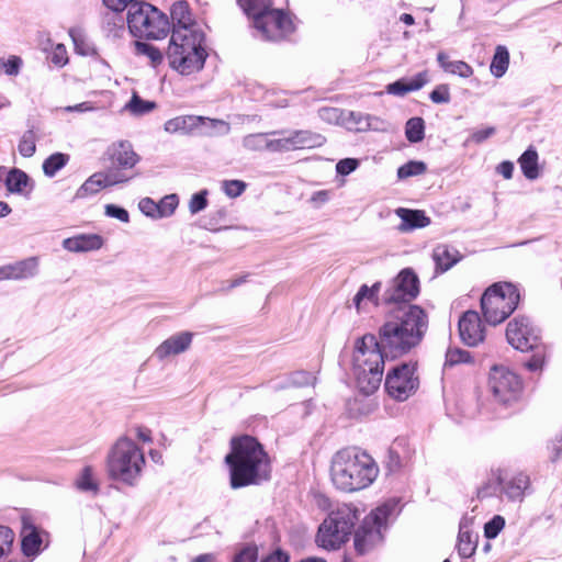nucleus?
<instances>
[{"label": "nucleus", "instance_id": "1", "mask_svg": "<svg viewBox=\"0 0 562 562\" xmlns=\"http://www.w3.org/2000/svg\"><path fill=\"white\" fill-rule=\"evenodd\" d=\"M428 315L418 305H405L379 330L380 341L367 334L356 341L353 371L364 395L374 393L383 378L384 359L397 358L418 346L428 329Z\"/></svg>", "mask_w": 562, "mask_h": 562}, {"label": "nucleus", "instance_id": "2", "mask_svg": "<svg viewBox=\"0 0 562 562\" xmlns=\"http://www.w3.org/2000/svg\"><path fill=\"white\" fill-rule=\"evenodd\" d=\"M229 469V484L234 490L259 485L270 480L271 464L262 445L252 436L231 440V452L225 457Z\"/></svg>", "mask_w": 562, "mask_h": 562}, {"label": "nucleus", "instance_id": "3", "mask_svg": "<svg viewBox=\"0 0 562 562\" xmlns=\"http://www.w3.org/2000/svg\"><path fill=\"white\" fill-rule=\"evenodd\" d=\"M379 474L374 459L359 448L336 452L331 460L330 477L340 491L355 492L370 486Z\"/></svg>", "mask_w": 562, "mask_h": 562}, {"label": "nucleus", "instance_id": "4", "mask_svg": "<svg viewBox=\"0 0 562 562\" xmlns=\"http://www.w3.org/2000/svg\"><path fill=\"white\" fill-rule=\"evenodd\" d=\"M204 40L203 31L188 33L186 30H180L172 33L166 53L169 66L183 76L203 69L207 57Z\"/></svg>", "mask_w": 562, "mask_h": 562}, {"label": "nucleus", "instance_id": "5", "mask_svg": "<svg viewBox=\"0 0 562 562\" xmlns=\"http://www.w3.org/2000/svg\"><path fill=\"white\" fill-rule=\"evenodd\" d=\"M145 465L143 450L130 438H119L106 458V470L112 480L134 486Z\"/></svg>", "mask_w": 562, "mask_h": 562}, {"label": "nucleus", "instance_id": "6", "mask_svg": "<svg viewBox=\"0 0 562 562\" xmlns=\"http://www.w3.org/2000/svg\"><path fill=\"white\" fill-rule=\"evenodd\" d=\"M358 520L359 513L355 506L339 505L319 526L316 536L317 544L327 550L339 549L349 539Z\"/></svg>", "mask_w": 562, "mask_h": 562}, {"label": "nucleus", "instance_id": "7", "mask_svg": "<svg viewBox=\"0 0 562 562\" xmlns=\"http://www.w3.org/2000/svg\"><path fill=\"white\" fill-rule=\"evenodd\" d=\"M358 520L359 513L355 506L339 505L319 526L316 536L317 544L327 550L339 549L349 539Z\"/></svg>", "mask_w": 562, "mask_h": 562}, {"label": "nucleus", "instance_id": "8", "mask_svg": "<svg viewBox=\"0 0 562 562\" xmlns=\"http://www.w3.org/2000/svg\"><path fill=\"white\" fill-rule=\"evenodd\" d=\"M358 520L359 513L355 506L339 505L319 526L316 536L317 544L327 550L339 549L349 539Z\"/></svg>", "mask_w": 562, "mask_h": 562}, {"label": "nucleus", "instance_id": "9", "mask_svg": "<svg viewBox=\"0 0 562 562\" xmlns=\"http://www.w3.org/2000/svg\"><path fill=\"white\" fill-rule=\"evenodd\" d=\"M358 520L359 513L355 506L339 505L319 526L316 536L317 544L327 550L339 549L349 539Z\"/></svg>", "mask_w": 562, "mask_h": 562}, {"label": "nucleus", "instance_id": "10", "mask_svg": "<svg viewBox=\"0 0 562 562\" xmlns=\"http://www.w3.org/2000/svg\"><path fill=\"white\" fill-rule=\"evenodd\" d=\"M358 520L359 513L355 506L339 505L319 526L316 536L317 544L327 550L339 549L349 539Z\"/></svg>", "mask_w": 562, "mask_h": 562}, {"label": "nucleus", "instance_id": "11", "mask_svg": "<svg viewBox=\"0 0 562 562\" xmlns=\"http://www.w3.org/2000/svg\"><path fill=\"white\" fill-rule=\"evenodd\" d=\"M127 26L136 37L160 40L170 31L168 16L145 1H134L127 12Z\"/></svg>", "mask_w": 562, "mask_h": 562}, {"label": "nucleus", "instance_id": "12", "mask_svg": "<svg viewBox=\"0 0 562 562\" xmlns=\"http://www.w3.org/2000/svg\"><path fill=\"white\" fill-rule=\"evenodd\" d=\"M520 294L512 283H495L481 297V308L491 325L504 322L518 306Z\"/></svg>", "mask_w": 562, "mask_h": 562}, {"label": "nucleus", "instance_id": "13", "mask_svg": "<svg viewBox=\"0 0 562 562\" xmlns=\"http://www.w3.org/2000/svg\"><path fill=\"white\" fill-rule=\"evenodd\" d=\"M395 504L385 503L373 509L355 531L353 546L359 555L372 551L383 542V530Z\"/></svg>", "mask_w": 562, "mask_h": 562}, {"label": "nucleus", "instance_id": "14", "mask_svg": "<svg viewBox=\"0 0 562 562\" xmlns=\"http://www.w3.org/2000/svg\"><path fill=\"white\" fill-rule=\"evenodd\" d=\"M488 387L496 402L509 405L519 400L522 383L518 375L505 367L494 366L488 375Z\"/></svg>", "mask_w": 562, "mask_h": 562}, {"label": "nucleus", "instance_id": "15", "mask_svg": "<svg viewBox=\"0 0 562 562\" xmlns=\"http://www.w3.org/2000/svg\"><path fill=\"white\" fill-rule=\"evenodd\" d=\"M384 385L391 397L400 402L406 401L417 391L419 385L416 375V363H402L394 367L386 374Z\"/></svg>", "mask_w": 562, "mask_h": 562}, {"label": "nucleus", "instance_id": "16", "mask_svg": "<svg viewBox=\"0 0 562 562\" xmlns=\"http://www.w3.org/2000/svg\"><path fill=\"white\" fill-rule=\"evenodd\" d=\"M506 338L515 349L527 352L540 346V329L526 316H516L506 328Z\"/></svg>", "mask_w": 562, "mask_h": 562}, {"label": "nucleus", "instance_id": "17", "mask_svg": "<svg viewBox=\"0 0 562 562\" xmlns=\"http://www.w3.org/2000/svg\"><path fill=\"white\" fill-rule=\"evenodd\" d=\"M419 294V279L411 268H405L391 281L382 294L385 304L407 303Z\"/></svg>", "mask_w": 562, "mask_h": 562}, {"label": "nucleus", "instance_id": "18", "mask_svg": "<svg viewBox=\"0 0 562 562\" xmlns=\"http://www.w3.org/2000/svg\"><path fill=\"white\" fill-rule=\"evenodd\" d=\"M262 25L254 23L258 36L265 41H280L294 30L293 22L282 9L271 8L262 13Z\"/></svg>", "mask_w": 562, "mask_h": 562}, {"label": "nucleus", "instance_id": "19", "mask_svg": "<svg viewBox=\"0 0 562 562\" xmlns=\"http://www.w3.org/2000/svg\"><path fill=\"white\" fill-rule=\"evenodd\" d=\"M110 166L105 170H113L123 178L122 183L134 178L133 168L139 161V156L133 150L128 142L114 145L110 154Z\"/></svg>", "mask_w": 562, "mask_h": 562}, {"label": "nucleus", "instance_id": "20", "mask_svg": "<svg viewBox=\"0 0 562 562\" xmlns=\"http://www.w3.org/2000/svg\"><path fill=\"white\" fill-rule=\"evenodd\" d=\"M459 335L464 345L475 347L485 338L484 326L475 311H467L459 319Z\"/></svg>", "mask_w": 562, "mask_h": 562}, {"label": "nucleus", "instance_id": "21", "mask_svg": "<svg viewBox=\"0 0 562 562\" xmlns=\"http://www.w3.org/2000/svg\"><path fill=\"white\" fill-rule=\"evenodd\" d=\"M122 180L123 178H121L116 171L113 170L95 172L90 176L77 190L76 198L83 199L88 195L95 194L103 188L122 183Z\"/></svg>", "mask_w": 562, "mask_h": 562}, {"label": "nucleus", "instance_id": "22", "mask_svg": "<svg viewBox=\"0 0 562 562\" xmlns=\"http://www.w3.org/2000/svg\"><path fill=\"white\" fill-rule=\"evenodd\" d=\"M193 334L190 331L177 333L164 340L154 351L158 360L180 355L187 351L192 344Z\"/></svg>", "mask_w": 562, "mask_h": 562}, {"label": "nucleus", "instance_id": "23", "mask_svg": "<svg viewBox=\"0 0 562 562\" xmlns=\"http://www.w3.org/2000/svg\"><path fill=\"white\" fill-rule=\"evenodd\" d=\"M38 261L36 257H30L11 265L0 267L1 280H23L36 276Z\"/></svg>", "mask_w": 562, "mask_h": 562}, {"label": "nucleus", "instance_id": "24", "mask_svg": "<svg viewBox=\"0 0 562 562\" xmlns=\"http://www.w3.org/2000/svg\"><path fill=\"white\" fill-rule=\"evenodd\" d=\"M172 33L186 30L188 33L193 31H202L200 25L192 20L189 4L187 1H177L172 4L171 10Z\"/></svg>", "mask_w": 562, "mask_h": 562}, {"label": "nucleus", "instance_id": "25", "mask_svg": "<svg viewBox=\"0 0 562 562\" xmlns=\"http://www.w3.org/2000/svg\"><path fill=\"white\" fill-rule=\"evenodd\" d=\"M103 243V237L98 234H79L65 238L63 247L70 252H88L99 250Z\"/></svg>", "mask_w": 562, "mask_h": 562}, {"label": "nucleus", "instance_id": "26", "mask_svg": "<svg viewBox=\"0 0 562 562\" xmlns=\"http://www.w3.org/2000/svg\"><path fill=\"white\" fill-rule=\"evenodd\" d=\"M286 136L291 150L318 148L326 143L325 136L308 130H295Z\"/></svg>", "mask_w": 562, "mask_h": 562}, {"label": "nucleus", "instance_id": "27", "mask_svg": "<svg viewBox=\"0 0 562 562\" xmlns=\"http://www.w3.org/2000/svg\"><path fill=\"white\" fill-rule=\"evenodd\" d=\"M395 214L401 218L397 229L402 233L412 232L417 228H424L430 224V218L422 210H411L398 207Z\"/></svg>", "mask_w": 562, "mask_h": 562}, {"label": "nucleus", "instance_id": "28", "mask_svg": "<svg viewBox=\"0 0 562 562\" xmlns=\"http://www.w3.org/2000/svg\"><path fill=\"white\" fill-rule=\"evenodd\" d=\"M436 272L443 273L462 259L459 250L449 245H438L432 251Z\"/></svg>", "mask_w": 562, "mask_h": 562}, {"label": "nucleus", "instance_id": "29", "mask_svg": "<svg viewBox=\"0 0 562 562\" xmlns=\"http://www.w3.org/2000/svg\"><path fill=\"white\" fill-rule=\"evenodd\" d=\"M206 119L203 116L195 115H181L173 119L168 120L165 123V131L167 133H182L190 134L195 128L204 123Z\"/></svg>", "mask_w": 562, "mask_h": 562}, {"label": "nucleus", "instance_id": "30", "mask_svg": "<svg viewBox=\"0 0 562 562\" xmlns=\"http://www.w3.org/2000/svg\"><path fill=\"white\" fill-rule=\"evenodd\" d=\"M437 61L446 72L461 78H469L473 75V68L468 63L463 60H449V56L445 52L437 54Z\"/></svg>", "mask_w": 562, "mask_h": 562}, {"label": "nucleus", "instance_id": "31", "mask_svg": "<svg viewBox=\"0 0 562 562\" xmlns=\"http://www.w3.org/2000/svg\"><path fill=\"white\" fill-rule=\"evenodd\" d=\"M243 11L252 19L254 23L262 25V13L273 7V0H238Z\"/></svg>", "mask_w": 562, "mask_h": 562}, {"label": "nucleus", "instance_id": "32", "mask_svg": "<svg viewBox=\"0 0 562 562\" xmlns=\"http://www.w3.org/2000/svg\"><path fill=\"white\" fill-rule=\"evenodd\" d=\"M69 36L72 40L75 50L81 56H95L98 50L94 44L88 38L86 33L80 27H71L69 30Z\"/></svg>", "mask_w": 562, "mask_h": 562}, {"label": "nucleus", "instance_id": "33", "mask_svg": "<svg viewBox=\"0 0 562 562\" xmlns=\"http://www.w3.org/2000/svg\"><path fill=\"white\" fill-rule=\"evenodd\" d=\"M5 188L11 193L27 194L25 188L30 183V177L21 169L12 168L4 179Z\"/></svg>", "mask_w": 562, "mask_h": 562}, {"label": "nucleus", "instance_id": "34", "mask_svg": "<svg viewBox=\"0 0 562 562\" xmlns=\"http://www.w3.org/2000/svg\"><path fill=\"white\" fill-rule=\"evenodd\" d=\"M529 484H530L529 476L524 473H519V474L515 475L510 481H508L504 485L503 490H504L505 495L510 501H521L524 497L525 491L529 487Z\"/></svg>", "mask_w": 562, "mask_h": 562}, {"label": "nucleus", "instance_id": "35", "mask_svg": "<svg viewBox=\"0 0 562 562\" xmlns=\"http://www.w3.org/2000/svg\"><path fill=\"white\" fill-rule=\"evenodd\" d=\"M101 27L109 37H120L125 31L124 20L120 12L112 10L102 16Z\"/></svg>", "mask_w": 562, "mask_h": 562}, {"label": "nucleus", "instance_id": "36", "mask_svg": "<svg viewBox=\"0 0 562 562\" xmlns=\"http://www.w3.org/2000/svg\"><path fill=\"white\" fill-rule=\"evenodd\" d=\"M518 162L527 179L535 180L539 177L538 153L535 148L529 147L525 150L519 157Z\"/></svg>", "mask_w": 562, "mask_h": 562}, {"label": "nucleus", "instance_id": "37", "mask_svg": "<svg viewBox=\"0 0 562 562\" xmlns=\"http://www.w3.org/2000/svg\"><path fill=\"white\" fill-rule=\"evenodd\" d=\"M42 538L38 530L35 527L24 528L22 535V552L26 557L36 555L41 550Z\"/></svg>", "mask_w": 562, "mask_h": 562}, {"label": "nucleus", "instance_id": "38", "mask_svg": "<svg viewBox=\"0 0 562 562\" xmlns=\"http://www.w3.org/2000/svg\"><path fill=\"white\" fill-rule=\"evenodd\" d=\"M509 65V53L508 49L503 46L498 45L495 49L494 56L492 58L490 70L492 75L496 78L503 77Z\"/></svg>", "mask_w": 562, "mask_h": 562}, {"label": "nucleus", "instance_id": "39", "mask_svg": "<svg viewBox=\"0 0 562 562\" xmlns=\"http://www.w3.org/2000/svg\"><path fill=\"white\" fill-rule=\"evenodd\" d=\"M69 160V156L63 153H55L47 157L43 162V172L45 176L52 178L60 169H63Z\"/></svg>", "mask_w": 562, "mask_h": 562}, {"label": "nucleus", "instance_id": "40", "mask_svg": "<svg viewBox=\"0 0 562 562\" xmlns=\"http://www.w3.org/2000/svg\"><path fill=\"white\" fill-rule=\"evenodd\" d=\"M405 135L411 143H419L425 137V122L422 117H411L405 125Z\"/></svg>", "mask_w": 562, "mask_h": 562}, {"label": "nucleus", "instance_id": "41", "mask_svg": "<svg viewBox=\"0 0 562 562\" xmlns=\"http://www.w3.org/2000/svg\"><path fill=\"white\" fill-rule=\"evenodd\" d=\"M18 150L21 156L25 158L32 157L36 151V135L35 132L30 128L23 133L20 138Z\"/></svg>", "mask_w": 562, "mask_h": 562}, {"label": "nucleus", "instance_id": "42", "mask_svg": "<svg viewBox=\"0 0 562 562\" xmlns=\"http://www.w3.org/2000/svg\"><path fill=\"white\" fill-rule=\"evenodd\" d=\"M14 532L11 528L0 525V562H8L5 559L12 551Z\"/></svg>", "mask_w": 562, "mask_h": 562}, {"label": "nucleus", "instance_id": "43", "mask_svg": "<svg viewBox=\"0 0 562 562\" xmlns=\"http://www.w3.org/2000/svg\"><path fill=\"white\" fill-rule=\"evenodd\" d=\"M270 133H256L246 135L243 138V146L247 150L261 151L267 150L268 136Z\"/></svg>", "mask_w": 562, "mask_h": 562}, {"label": "nucleus", "instance_id": "44", "mask_svg": "<svg viewBox=\"0 0 562 562\" xmlns=\"http://www.w3.org/2000/svg\"><path fill=\"white\" fill-rule=\"evenodd\" d=\"M427 170V166L423 161L411 160L404 165H402L397 169L398 179H406L414 176H419L425 173Z\"/></svg>", "mask_w": 562, "mask_h": 562}, {"label": "nucleus", "instance_id": "45", "mask_svg": "<svg viewBox=\"0 0 562 562\" xmlns=\"http://www.w3.org/2000/svg\"><path fill=\"white\" fill-rule=\"evenodd\" d=\"M126 108L135 115H143L153 111L156 108V103L143 100L139 95L134 93Z\"/></svg>", "mask_w": 562, "mask_h": 562}, {"label": "nucleus", "instance_id": "46", "mask_svg": "<svg viewBox=\"0 0 562 562\" xmlns=\"http://www.w3.org/2000/svg\"><path fill=\"white\" fill-rule=\"evenodd\" d=\"M458 553L461 558H470L476 550V543L472 540V536L469 532L460 531L457 544Z\"/></svg>", "mask_w": 562, "mask_h": 562}, {"label": "nucleus", "instance_id": "47", "mask_svg": "<svg viewBox=\"0 0 562 562\" xmlns=\"http://www.w3.org/2000/svg\"><path fill=\"white\" fill-rule=\"evenodd\" d=\"M381 288V282H375L372 286H368L367 284H362L360 289L358 290L357 294L353 297V305L356 306L357 311L359 312L361 308V302L367 299L372 301L374 297H376L379 291Z\"/></svg>", "mask_w": 562, "mask_h": 562}, {"label": "nucleus", "instance_id": "48", "mask_svg": "<svg viewBox=\"0 0 562 562\" xmlns=\"http://www.w3.org/2000/svg\"><path fill=\"white\" fill-rule=\"evenodd\" d=\"M285 131H273L270 133V135H279L281 137L270 139L268 137V144H267V151L270 153H284V151H291L290 143L288 139V136L285 135Z\"/></svg>", "mask_w": 562, "mask_h": 562}, {"label": "nucleus", "instance_id": "49", "mask_svg": "<svg viewBox=\"0 0 562 562\" xmlns=\"http://www.w3.org/2000/svg\"><path fill=\"white\" fill-rule=\"evenodd\" d=\"M136 52L139 55L148 57L153 66H158L164 59L161 52L156 46L148 43L136 42Z\"/></svg>", "mask_w": 562, "mask_h": 562}, {"label": "nucleus", "instance_id": "50", "mask_svg": "<svg viewBox=\"0 0 562 562\" xmlns=\"http://www.w3.org/2000/svg\"><path fill=\"white\" fill-rule=\"evenodd\" d=\"M76 486L82 492H98V484L93 479L91 467H85L76 481Z\"/></svg>", "mask_w": 562, "mask_h": 562}, {"label": "nucleus", "instance_id": "51", "mask_svg": "<svg viewBox=\"0 0 562 562\" xmlns=\"http://www.w3.org/2000/svg\"><path fill=\"white\" fill-rule=\"evenodd\" d=\"M469 351L460 348H449L446 352L445 367H453L460 363H468L471 361Z\"/></svg>", "mask_w": 562, "mask_h": 562}, {"label": "nucleus", "instance_id": "52", "mask_svg": "<svg viewBox=\"0 0 562 562\" xmlns=\"http://www.w3.org/2000/svg\"><path fill=\"white\" fill-rule=\"evenodd\" d=\"M316 381V376L305 370H299L289 376V385L296 386V387H304L308 385H314Z\"/></svg>", "mask_w": 562, "mask_h": 562}, {"label": "nucleus", "instance_id": "53", "mask_svg": "<svg viewBox=\"0 0 562 562\" xmlns=\"http://www.w3.org/2000/svg\"><path fill=\"white\" fill-rule=\"evenodd\" d=\"M258 561V548L255 544H246L237 550L232 562H257Z\"/></svg>", "mask_w": 562, "mask_h": 562}, {"label": "nucleus", "instance_id": "54", "mask_svg": "<svg viewBox=\"0 0 562 562\" xmlns=\"http://www.w3.org/2000/svg\"><path fill=\"white\" fill-rule=\"evenodd\" d=\"M178 203H179V200L176 194L166 195L158 203V207H159L158 216L159 217L170 216L171 214H173L176 207L178 206Z\"/></svg>", "mask_w": 562, "mask_h": 562}, {"label": "nucleus", "instance_id": "55", "mask_svg": "<svg viewBox=\"0 0 562 562\" xmlns=\"http://www.w3.org/2000/svg\"><path fill=\"white\" fill-rule=\"evenodd\" d=\"M22 59L12 55L8 59L0 58V69L8 76H16L20 72Z\"/></svg>", "mask_w": 562, "mask_h": 562}, {"label": "nucleus", "instance_id": "56", "mask_svg": "<svg viewBox=\"0 0 562 562\" xmlns=\"http://www.w3.org/2000/svg\"><path fill=\"white\" fill-rule=\"evenodd\" d=\"M504 526H505V519L502 516L496 515L490 521H487L485 524L484 536L487 539H494L498 536V533L504 528Z\"/></svg>", "mask_w": 562, "mask_h": 562}, {"label": "nucleus", "instance_id": "57", "mask_svg": "<svg viewBox=\"0 0 562 562\" xmlns=\"http://www.w3.org/2000/svg\"><path fill=\"white\" fill-rule=\"evenodd\" d=\"M207 190H201L194 193L189 202V211L191 214H196L207 206Z\"/></svg>", "mask_w": 562, "mask_h": 562}, {"label": "nucleus", "instance_id": "58", "mask_svg": "<svg viewBox=\"0 0 562 562\" xmlns=\"http://www.w3.org/2000/svg\"><path fill=\"white\" fill-rule=\"evenodd\" d=\"M222 189L229 198H237L246 190V183L241 180H225L222 183Z\"/></svg>", "mask_w": 562, "mask_h": 562}, {"label": "nucleus", "instance_id": "59", "mask_svg": "<svg viewBox=\"0 0 562 562\" xmlns=\"http://www.w3.org/2000/svg\"><path fill=\"white\" fill-rule=\"evenodd\" d=\"M430 100L434 103H449L450 102V91L448 85H439L437 86L429 94Z\"/></svg>", "mask_w": 562, "mask_h": 562}, {"label": "nucleus", "instance_id": "60", "mask_svg": "<svg viewBox=\"0 0 562 562\" xmlns=\"http://www.w3.org/2000/svg\"><path fill=\"white\" fill-rule=\"evenodd\" d=\"M138 207L143 214L146 216L158 218L159 207L158 203H156L150 198H144L139 201Z\"/></svg>", "mask_w": 562, "mask_h": 562}, {"label": "nucleus", "instance_id": "61", "mask_svg": "<svg viewBox=\"0 0 562 562\" xmlns=\"http://www.w3.org/2000/svg\"><path fill=\"white\" fill-rule=\"evenodd\" d=\"M359 166V160L356 158H344L336 165V172L341 176H348L353 172Z\"/></svg>", "mask_w": 562, "mask_h": 562}, {"label": "nucleus", "instance_id": "62", "mask_svg": "<svg viewBox=\"0 0 562 562\" xmlns=\"http://www.w3.org/2000/svg\"><path fill=\"white\" fill-rule=\"evenodd\" d=\"M105 215H108L109 217L117 218L123 223H128L130 221L128 212L125 209L115 204L105 205Z\"/></svg>", "mask_w": 562, "mask_h": 562}, {"label": "nucleus", "instance_id": "63", "mask_svg": "<svg viewBox=\"0 0 562 562\" xmlns=\"http://www.w3.org/2000/svg\"><path fill=\"white\" fill-rule=\"evenodd\" d=\"M549 449L551 462H558L562 458V430L551 440Z\"/></svg>", "mask_w": 562, "mask_h": 562}, {"label": "nucleus", "instance_id": "64", "mask_svg": "<svg viewBox=\"0 0 562 562\" xmlns=\"http://www.w3.org/2000/svg\"><path fill=\"white\" fill-rule=\"evenodd\" d=\"M495 134V128L492 126L482 128V130H475L472 132L470 138L468 142H473L475 144H481L485 139L490 138Z\"/></svg>", "mask_w": 562, "mask_h": 562}]
</instances>
